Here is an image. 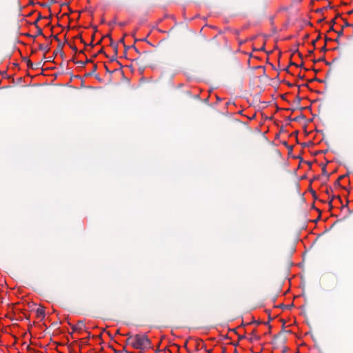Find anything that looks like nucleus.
<instances>
[{
	"label": "nucleus",
	"mask_w": 353,
	"mask_h": 353,
	"mask_svg": "<svg viewBox=\"0 0 353 353\" xmlns=\"http://www.w3.org/2000/svg\"><path fill=\"white\" fill-rule=\"evenodd\" d=\"M56 3V0H51V1H50V3H51V4H52V3Z\"/></svg>",
	"instance_id": "37"
},
{
	"label": "nucleus",
	"mask_w": 353,
	"mask_h": 353,
	"mask_svg": "<svg viewBox=\"0 0 353 353\" xmlns=\"http://www.w3.org/2000/svg\"><path fill=\"white\" fill-rule=\"evenodd\" d=\"M41 19H42V16L41 15V14H39V16H38V17H37V19L35 20V21L33 23V24H34L35 26H37V23H38V21H39Z\"/></svg>",
	"instance_id": "13"
},
{
	"label": "nucleus",
	"mask_w": 353,
	"mask_h": 353,
	"mask_svg": "<svg viewBox=\"0 0 353 353\" xmlns=\"http://www.w3.org/2000/svg\"><path fill=\"white\" fill-rule=\"evenodd\" d=\"M124 48H125V49L130 48V46H128V47L124 46Z\"/></svg>",
	"instance_id": "49"
},
{
	"label": "nucleus",
	"mask_w": 353,
	"mask_h": 353,
	"mask_svg": "<svg viewBox=\"0 0 353 353\" xmlns=\"http://www.w3.org/2000/svg\"><path fill=\"white\" fill-rule=\"evenodd\" d=\"M255 330H254L252 332V334H254Z\"/></svg>",
	"instance_id": "53"
},
{
	"label": "nucleus",
	"mask_w": 353,
	"mask_h": 353,
	"mask_svg": "<svg viewBox=\"0 0 353 353\" xmlns=\"http://www.w3.org/2000/svg\"><path fill=\"white\" fill-rule=\"evenodd\" d=\"M94 34H93L92 37V41L94 40Z\"/></svg>",
	"instance_id": "44"
},
{
	"label": "nucleus",
	"mask_w": 353,
	"mask_h": 353,
	"mask_svg": "<svg viewBox=\"0 0 353 353\" xmlns=\"http://www.w3.org/2000/svg\"><path fill=\"white\" fill-rule=\"evenodd\" d=\"M308 37H309V35H308V34H306V35L305 36V39H307Z\"/></svg>",
	"instance_id": "43"
},
{
	"label": "nucleus",
	"mask_w": 353,
	"mask_h": 353,
	"mask_svg": "<svg viewBox=\"0 0 353 353\" xmlns=\"http://www.w3.org/2000/svg\"><path fill=\"white\" fill-rule=\"evenodd\" d=\"M85 62H86V63H91V62H92V60L87 59Z\"/></svg>",
	"instance_id": "25"
},
{
	"label": "nucleus",
	"mask_w": 353,
	"mask_h": 353,
	"mask_svg": "<svg viewBox=\"0 0 353 353\" xmlns=\"http://www.w3.org/2000/svg\"><path fill=\"white\" fill-rule=\"evenodd\" d=\"M345 177L344 175H341L340 176L339 178H338V180L341 181V179H343V178Z\"/></svg>",
	"instance_id": "26"
},
{
	"label": "nucleus",
	"mask_w": 353,
	"mask_h": 353,
	"mask_svg": "<svg viewBox=\"0 0 353 353\" xmlns=\"http://www.w3.org/2000/svg\"><path fill=\"white\" fill-rule=\"evenodd\" d=\"M79 38L81 39V43H84L85 45H87V44L85 43L84 40H83V39L80 36H79Z\"/></svg>",
	"instance_id": "28"
},
{
	"label": "nucleus",
	"mask_w": 353,
	"mask_h": 353,
	"mask_svg": "<svg viewBox=\"0 0 353 353\" xmlns=\"http://www.w3.org/2000/svg\"><path fill=\"white\" fill-rule=\"evenodd\" d=\"M312 192L313 196L316 199V192L314 191H313V190L312 191Z\"/></svg>",
	"instance_id": "31"
},
{
	"label": "nucleus",
	"mask_w": 353,
	"mask_h": 353,
	"mask_svg": "<svg viewBox=\"0 0 353 353\" xmlns=\"http://www.w3.org/2000/svg\"><path fill=\"white\" fill-rule=\"evenodd\" d=\"M334 199H337L339 200L340 202H341V197L339 196H332V198L330 199V200H332V201L333 200H334Z\"/></svg>",
	"instance_id": "16"
},
{
	"label": "nucleus",
	"mask_w": 353,
	"mask_h": 353,
	"mask_svg": "<svg viewBox=\"0 0 353 353\" xmlns=\"http://www.w3.org/2000/svg\"><path fill=\"white\" fill-rule=\"evenodd\" d=\"M72 61L73 62H74V63L76 62V61H74V59H72Z\"/></svg>",
	"instance_id": "57"
},
{
	"label": "nucleus",
	"mask_w": 353,
	"mask_h": 353,
	"mask_svg": "<svg viewBox=\"0 0 353 353\" xmlns=\"http://www.w3.org/2000/svg\"><path fill=\"white\" fill-rule=\"evenodd\" d=\"M105 68L106 72H110V73L113 72L112 71L109 70V69L108 68V67L106 65H105Z\"/></svg>",
	"instance_id": "23"
},
{
	"label": "nucleus",
	"mask_w": 353,
	"mask_h": 353,
	"mask_svg": "<svg viewBox=\"0 0 353 353\" xmlns=\"http://www.w3.org/2000/svg\"><path fill=\"white\" fill-rule=\"evenodd\" d=\"M284 332H290V331H289V330H287V331L284 330Z\"/></svg>",
	"instance_id": "60"
},
{
	"label": "nucleus",
	"mask_w": 353,
	"mask_h": 353,
	"mask_svg": "<svg viewBox=\"0 0 353 353\" xmlns=\"http://www.w3.org/2000/svg\"><path fill=\"white\" fill-rule=\"evenodd\" d=\"M335 184H336V185H340V181L337 179V180L336 181V182H335Z\"/></svg>",
	"instance_id": "27"
},
{
	"label": "nucleus",
	"mask_w": 353,
	"mask_h": 353,
	"mask_svg": "<svg viewBox=\"0 0 353 353\" xmlns=\"http://www.w3.org/2000/svg\"><path fill=\"white\" fill-rule=\"evenodd\" d=\"M71 48L74 51L77 50V48L75 46H71Z\"/></svg>",
	"instance_id": "30"
},
{
	"label": "nucleus",
	"mask_w": 353,
	"mask_h": 353,
	"mask_svg": "<svg viewBox=\"0 0 353 353\" xmlns=\"http://www.w3.org/2000/svg\"><path fill=\"white\" fill-rule=\"evenodd\" d=\"M348 26H353V24H350L347 22H345V25L342 28H343L344 27H348Z\"/></svg>",
	"instance_id": "20"
},
{
	"label": "nucleus",
	"mask_w": 353,
	"mask_h": 353,
	"mask_svg": "<svg viewBox=\"0 0 353 353\" xmlns=\"http://www.w3.org/2000/svg\"><path fill=\"white\" fill-rule=\"evenodd\" d=\"M101 40H100L99 41H98V42H97V45L100 44V43H101Z\"/></svg>",
	"instance_id": "45"
},
{
	"label": "nucleus",
	"mask_w": 353,
	"mask_h": 353,
	"mask_svg": "<svg viewBox=\"0 0 353 353\" xmlns=\"http://www.w3.org/2000/svg\"><path fill=\"white\" fill-rule=\"evenodd\" d=\"M325 192H326V194H329V190H327L325 191Z\"/></svg>",
	"instance_id": "51"
},
{
	"label": "nucleus",
	"mask_w": 353,
	"mask_h": 353,
	"mask_svg": "<svg viewBox=\"0 0 353 353\" xmlns=\"http://www.w3.org/2000/svg\"><path fill=\"white\" fill-rule=\"evenodd\" d=\"M135 51L139 54L137 58L134 59V61L139 64L143 65L145 64V61H148V56L150 54L148 52H144L143 54H141L139 50L134 46H132Z\"/></svg>",
	"instance_id": "2"
},
{
	"label": "nucleus",
	"mask_w": 353,
	"mask_h": 353,
	"mask_svg": "<svg viewBox=\"0 0 353 353\" xmlns=\"http://www.w3.org/2000/svg\"><path fill=\"white\" fill-rule=\"evenodd\" d=\"M303 66V63H301L300 65H299L298 67H302Z\"/></svg>",
	"instance_id": "56"
},
{
	"label": "nucleus",
	"mask_w": 353,
	"mask_h": 353,
	"mask_svg": "<svg viewBox=\"0 0 353 353\" xmlns=\"http://www.w3.org/2000/svg\"><path fill=\"white\" fill-rule=\"evenodd\" d=\"M52 37H53V38H54L56 41H59V44H58L57 49L55 51H54V55H53L52 57H54V56H56V55H57V54H59V53L60 54H63L62 48H63V47L64 44H63V43H61V42L59 41V39L58 38V37H57V35H52Z\"/></svg>",
	"instance_id": "5"
},
{
	"label": "nucleus",
	"mask_w": 353,
	"mask_h": 353,
	"mask_svg": "<svg viewBox=\"0 0 353 353\" xmlns=\"http://www.w3.org/2000/svg\"><path fill=\"white\" fill-rule=\"evenodd\" d=\"M36 28H37V35H36V36H38V35H43V37H45V36L43 35V30H42V29H41L39 26H36Z\"/></svg>",
	"instance_id": "10"
},
{
	"label": "nucleus",
	"mask_w": 353,
	"mask_h": 353,
	"mask_svg": "<svg viewBox=\"0 0 353 353\" xmlns=\"http://www.w3.org/2000/svg\"><path fill=\"white\" fill-rule=\"evenodd\" d=\"M336 33H337V34H338V37H337L336 39H334V41H335V42H336V43H339V38H340V37H341V36H342V35H343V28H341V30L337 31V32H336Z\"/></svg>",
	"instance_id": "8"
},
{
	"label": "nucleus",
	"mask_w": 353,
	"mask_h": 353,
	"mask_svg": "<svg viewBox=\"0 0 353 353\" xmlns=\"http://www.w3.org/2000/svg\"><path fill=\"white\" fill-rule=\"evenodd\" d=\"M103 48H101V49L99 51L98 54L103 53Z\"/></svg>",
	"instance_id": "35"
},
{
	"label": "nucleus",
	"mask_w": 353,
	"mask_h": 353,
	"mask_svg": "<svg viewBox=\"0 0 353 353\" xmlns=\"http://www.w3.org/2000/svg\"><path fill=\"white\" fill-rule=\"evenodd\" d=\"M347 203H348V201L347 202ZM344 207H347V204L345 205Z\"/></svg>",
	"instance_id": "59"
},
{
	"label": "nucleus",
	"mask_w": 353,
	"mask_h": 353,
	"mask_svg": "<svg viewBox=\"0 0 353 353\" xmlns=\"http://www.w3.org/2000/svg\"><path fill=\"white\" fill-rule=\"evenodd\" d=\"M327 50V48H326V44H325L321 48V52H325Z\"/></svg>",
	"instance_id": "18"
},
{
	"label": "nucleus",
	"mask_w": 353,
	"mask_h": 353,
	"mask_svg": "<svg viewBox=\"0 0 353 353\" xmlns=\"http://www.w3.org/2000/svg\"><path fill=\"white\" fill-rule=\"evenodd\" d=\"M119 25H120L121 26H125V23H119Z\"/></svg>",
	"instance_id": "40"
},
{
	"label": "nucleus",
	"mask_w": 353,
	"mask_h": 353,
	"mask_svg": "<svg viewBox=\"0 0 353 353\" xmlns=\"http://www.w3.org/2000/svg\"><path fill=\"white\" fill-rule=\"evenodd\" d=\"M324 60H325V57H321V58H320V59H319V61H324Z\"/></svg>",
	"instance_id": "32"
},
{
	"label": "nucleus",
	"mask_w": 353,
	"mask_h": 353,
	"mask_svg": "<svg viewBox=\"0 0 353 353\" xmlns=\"http://www.w3.org/2000/svg\"><path fill=\"white\" fill-rule=\"evenodd\" d=\"M97 56V54H93V57L95 58Z\"/></svg>",
	"instance_id": "50"
},
{
	"label": "nucleus",
	"mask_w": 353,
	"mask_h": 353,
	"mask_svg": "<svg viewBox=\"0 0 353 353\" xmlns=\"http://www.w3.org/2000/svg\"><path fill=\"white\" fill-rule=\"evenodd\" d=\"M75 63L79 65V66L84 67L86 64V62H84L83 61H77L75 62Z\"/></svg>",
	"instance_id": "12"
},
{
	"label": "nucleus",
	"mask_w": 353,
	"mask_h": 353,
	"mask_svg": "<svg viewBox=\"0 0 353 353\" xmlns=\"http://www.w3.org/2000/svg\"><path fill=\"white\" fill-rule=\"evenodd\" d=\"M39 48L40 50H43L45 54L48 52L50 51V50L49 45H47V46H43L42 44H39Z\"/></svg>",
	"instance_id": "7"
},
{
	"label": "nucleus",
	"mask_w": 353,
	"mask_h": 353,
	"mask_svg": "<svg viewBox=\"0 0 353 353\" xmlns=\"http://www.w3.org/2000/svg\"><path fill=\"white\" fill-rule=\"evenodd\" d=\"M37 316L38 317H44L45 316V310L43 307H39L36 310Z\"/></svg>",
	"instance_id": "6"
},
{
	"label": "nucleus",
	"mask_w": 353,
	"mask_h": 353,
	"mask_svg": "<svg viewBox=\"0 0 353 353\" xmlns=\"http://www.w3.org/2000/svg\"><path fill=\"white\" fill-rule=\"evenodd\" d=\"M330 31H334V29L333 26H332V27L330 28Z\"/></svg>",
	"instance_id": "38"
},
{
	"label": "nucleus",
	"mask_w": 353,
	"mask_h": 353,
	"mask_svg": "<svg viewBox=\"0 0 353 353\" xmlns=\"http://www.w3.org/2000/svg\"><path fill=\"white\" fill-rule=\"evenodd\" d=\"M73 332L82 331L85 330V324L83 321H79L76 325L72 326Z\"/></svg>",
	"instance_id": "4"
},
{
	"label": "nucleus",
	"mask_w": 353,
	"mask_h": 353,
	"mask_svg": "<svg viewBox=\"0 0 353 353\" xmlns=\"http://www.w3.org/2000/svg\"><path fill=\"white\" fill-rule=\"evenodd\" d=\"M243 338V336H239V339H241Z\"/></svg>",
	"instance_id": "61"
},
{
	"label": "nucleus",
	"mask_w": 353,
	"mask_h": 353,
	"mask_svg": "<svg viewBox=\"0 0 353 353\" xmlns=\"http://www.w3.org/2000/svg\"><path fill=\"white\" fill-rule=\"evenodd\" d=\"M97 70V64H94L92 69H91V71L89 73H88L86 74V76L93 75Z\"/></svg>",
	"instance_id": "9"
},
{
	"label": "nucleus",
	"mask_w": 353,
	"mask_h": 353,
	"mask_svg": "<svg viewBox=\"0 0 353 353\" xmlns=\"http://www.w3.org/2000/svg\"><path fill=\"white\" fill-rule=\"evenodd\" d=\"M294 53H298V54H299V57H300L301 59H303V55H302V54L299 52V50H298L297 49L294 51Z\"/></svg>",
	"instance_id": "19"
},
{
	"label": "nucleus",
	"mask_w": 353,
	"mask_h": 353,
	"mask_svg": "<svg viewBox=\"0 0 353 353\" xmlns=\"http://www.w3.org/2000/svg\"><path fill=\"white\" fill-rule=\"evenodd\" d=\"M322 172H323V174L327 176V177H329L330 174H327V171H326V168L325 166H324L322 169Z\"/></svg>",
	"instance_id": "14"
},
{
	"label": "nucleus",
	"mask_w": 353,
	"mask_h": 353,
	"mask_svg": "<svg viewBox=\"0 0 353 353\" xmlns=\"http://www.w3.org/2000/svg\"><path fill=\"white\" fill-rule=\"evenodd\" d=\"M116 58H117V56H114V57H113L112 58H111L110 61H115V60H116Z\"/></svg>",
	"instance_id": "29"
},
{
	"label": "nucleus",
	"mask_w": 353,
	"mask_h": 353,
	"mask_svg": "<svg viewBox=\"0 0 353 353\" xmlns=\"http://www.w3.org/2000/svg\"><path fill=\"white\" fill-rule=\"evenodd\" d=\"M124 48H125V49L130 48V46H128V47L124 46Z\"/></svg>",
	"instance_id": "47"
},
{
	"label": "nucleus",
	"mask_w": 353,
	"mask_h": 353,
	"mask_svg": "<svg viewBox=\"0 0 353 353\" xmlns=\"http://www.w3.org/2000/svg\"><path fill=\"white\" fill-rule=\"evenodd\" d=\"M96 79H99V77H98V75H97V76H96Z\"/></svg>",
	"instance_id": "58"
},
{
	"label": "nucleus",
	"mask_w": 353,
	"mask_h": 353,
	"mask_svg": "<svg viewBox=\"0 0 353 353\" xmlns=\"http://www.w3.org/2000/svg\"><path fill=\"white\" fill-rule=\"evenodd\" d=\"M353 13V9L347 12L348 14H352Z\"/></svg>",
	"instance_id": "34"
},
{
	"label": "nucleus",
	"mask_w": 353,
	"mask_h": 353,
	"mask_svg": "<svg viewBox=\"0 0 353 353\" xmlns=\"http://www.w3.org/2000/svg\"><path fill=\"white\" fill-rule=\"evenodd\" d=\"M321 38V35L319 34V36L317 37V38L315 39V40H313L312 41V44L314 46L315 44H316V42Z\"/></svg>",
	"instance_id": "17"
},
{
	"label": "nucleus",
	"mask_w": 353,
	"mask_h": 353,
	"mask_svg": "<svg viewBox=\"0 0 353 353\" xmlns=\"http://www.w3.org/2000/svg\"><path fill=\"white\" fill-rule=\"evenodd\" d=\"M114 54H115V56L117 55V46L114 47Z\"/></svg>",
	"instance_id": "24"
},
{
	"label": "nucleus",
	"mask_w": 353,
	"mask_h": 353,
	"mask_svg": "<svg viewBox=\"0 0 353 353\" xmlns=\"http://www.w3.org/2000/svg\"><path fill=\"white\" fill-rule=\"evenodd\" d=\"M24 60L26 61L27 65L31 69H38L43 65L42 61L34 64L30 59L25 58Z\"/></svg>",
	"instance_id": "3"
},
{
	"label": "nucleus",
	"mask_w": 353,
	"mask_h": 353,
	"mask_svg": "<svg viewBox=\"0 0 353 353\" xmlns=\"http://www.w3.org/2000/svg\"><path fill=\"white\" fill-rule=\"evenodd\" d=\"M126 336H128L126 342L135 349L145 350L152 348L151 341L145 334H135L132 336L128 333Z\"/></svg>",
	"instance_id": "1"
},
{
	"label": "nucleus",
	"mask_w": 353,
	"mask_h": 353,
	"mask_svg": "<svg viewBox=\"0 0 353 353\" xmlns=\"http://www.w3.org/2000/svg\"><path fill=\"white\" fill-rule=\"evenodd\" d=\"M141 41H146V38L141 39Z\"/></svg>",
	"instance_id": "54"
},
{
	"label": "nucleus",
	"mask_w": 353,
	"mask_h": 353,
	"mask_svg": "<svg viewBox=\"0 0 353 353\" xmlns=\"http://www.w3.org/2000/svg\"><path fill=\"white\" fill-rule=\"evenodd\" d=\"M187 343H188V342L186 341L185 343L184 344L185 347H187Z\"/></svg>",
	"instance_id": "52"
},
{
	"label": "nucleus",
	"mask_w": 353,
	"mask_h": 353,
	"mask_svg": "<svg viewBox=\"0 0 353 353\" xmlns=\"http://www.w3.org/2000/svg\"><path fill=\"white\" fill-rule=\"evenodd\" d=\"M325 42H327V41H334V40H333V39H330V38H328V37H325Z\"/></svg>",
	"instance_id": "22"
},
{
	"label": "nucleus",
	"mask_w": 353,
	"mask_h": 353,
	"mask_svg": "<svg viewBox=\"0 0 353 353\" xmlns=\"http://www.w3.org/2000/svg\"><path fill=\"white\" fill-rule=\"evenodd\" d=\"M92 42H93V41H91V43H90V46H92V47H93V46H94V45H93Z\"/></svg>",
	"instance_id": "42"
},
{
	"label": "nucleus",
	"mask_w": 353,
	"mask_h": 353,
	"mask_svg": "<svg viewBox=\"0 0 353 353\" xmlns=\"http://www.w3.org/2000/svg\"><path fill=\"white\" fill-rule=\"evenodd\" d=\"M264 49H265V47H264V46H263V47L261 48V50H264Z\"/></svg>",
	"instance_id": "46"
},
{
	"label": "nucleus",
	"mask_w": 353,
	"mask_h": 353,
	"mask_svg": "<svg viewBox=\"0 0 353 353\" xmlns=\"http://www.w3.org/2000/svg\"><path fill=\"white\" fill-rule=\"evenodd\" d=\"M331 8H332V7H331V6H330V5H329V6H327V7H326V8H325L324 9Z\"/></svg>",
	"instance_id": "39"
},
{
	"label": "nucleus",
	"mask_w": 353,
	"mask_h": 353,
	"mask_svg": "<svg viewBox=\"0 0 353 353\" xmlns=\"http://www.w3.org/2000/svg\"><path fill=\"white\" fill-rule=\"evenodd\" d=\"M124 48H125V49L130 48V46H128V47L124 46Z\"/></svg>",
	"instance_id": "48"
},
{
	"label": "nucleus",
	"mask_w": 353,
	"mask_h": 353,
	"mask_svg": "<svg viewBox=\"0 0 353 353\" xmlns=\"http://www.w3.org/2000/svg\"><path fill=\"white\" fill-rule=\"evenodd\" d=\"M290 65H295L296 67L299 66L297 64H296V63H294V62H292V61L290 62Z\"/></svg>",
	"instance_id": "33"
},
{
	"label": "nucleus",
	"mask_w": 353,
	"mask_h": 353,
	"mask_svg": "<svg viewBox=\"0 0 353 353\" xmlns=\"http://www.w3.org/2000/svg\"><path fill=\"white\" fill-rule=\"evenodd\" d=\"M313 52V50H311L309 52L310 54H312Z\"/></svg>",
	"instance_id": "55"
},
{
	"label": "nucleus",
	"mask_w": 353,
	"mask_h": 353,
	"mask_svg": "<svg viewBox=\"0 0 353 353\" xmlns=\"http://www.w3.org/2000/svg\"><path fill=\"white\" fill-rule=\"evenodd\" d=\"M114 352L115 353H132L130 352L127 351L125 347H124L123 350L122 351H121V352H118L117 350H114Z\"/></svg>",
	"instance_id": "15"
},
{
	"label": "nucleus",
	"mask_w": 353,
	"mask_h": 353,
	"mask_svg": "<svg viewBox=\"0 0 353 353\" xmlns=\"http://www.w3.org/2000/svg\"><path fill=\"white\" fill-rule=\"evenodd\" d=\"M41 6H43V7H46L47 4L46 3H42Z\"/></svg>",
	"instance_id": "41"
},
{
	"label": "nucleus",
	"mask_w": 353,
	"mask_h": 353,
	"mask_svg": "<svg viewBox=\"0 0 353 353\" xmlns=\"http://www.w3.org/2000/svg\"><path fill=\"white\" fill-rule=\"evenodd\" d=\"M120 42H121V43H124V38H121V39H120Z\"/></svg>",
	"instance_id": "36"
},
{
	"label": "nucleus",
	"mask_w": 353,
	"mask_h": 353,
	"mask_svg": "<svg viewBox=\"0 0 353 353\" xmlns=\"http://www.w3.org/2000/svg\"><path fill=\"white\" fill-rule=\"evenodd\" d=\"M328 203H329L330 209L331 210L333 208L332 200H330Z\"/></svg>",
	"instance_id": "21"
},
{
	"label": "nucleus",
	"mask_w": 353,
	"mask_h": 353,
	"mask_svg": "<svg viewBox=\"0 0 353 353\" xmlns=\"http://www.w3.org/2000/svg\"><path fill=\"white\" fill-rule=\"evenodd\" d=\"M42 61L46 59V54L44 53L43 57H42ZM54 59V57H49L47 58V61H52Z\"/></svg>",
	"instance_id": "11"
}]
</instances>
